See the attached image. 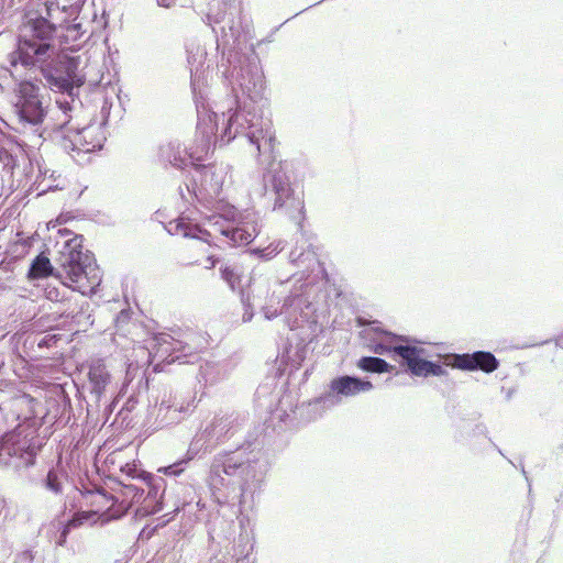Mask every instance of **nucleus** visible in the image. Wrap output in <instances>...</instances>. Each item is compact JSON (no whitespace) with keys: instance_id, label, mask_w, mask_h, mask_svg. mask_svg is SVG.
<instances>
[{"instance_id":"f257e3e1","label":"nucleus","mask_w":563,"mask_h":563,"mask_svg":"<svg viewBox=\"0 0 563 563\" xmlns=\"http://www.w3.org/2000/svg\"><path fill=\"white\" fill-rule=\"evenodd\" d=\"M223 82L229 88L225 103L217 111L203 114L197 106V133L201 136L196 151L179 141L159 147V159L176 169L188 173L185 187L196 209L213 212L218 205L229 201L220 195L227 175L225 168L202 161L213 152L214 145L223 146L236 136H243L257 153L261 164L267 163L263 175V199L268 209L294 222L302 232L306 220L305 194L298 179L295 163L278 159L273 122L265 111L268 99L264 97V75L253 44L238 42L223 49L218 62Z\"/></svg>"},{"instance_id":"f03ea898","label":"nucleus","mask_w":563,"mask_h":563,"mask_svg":"<svg viewBox=\"0 0 563 563\" xmlns=\"http://www.w3.org/2000/svg\"><path fill=\"white\" fill-rule=\"evenodd\" d=\"M260 434L255 428L234 450L214 455L206 481L218 504L234 503L252 487H260L266 472V464L258 459L262 449Z\"/></svg>"},{"instance_id":"7ed1b4c3","label":"nucleus","mask_w":563,"mask_h":563,"mask_svg":"<svg viewBox=\"0 0 563 563\" xmlns=\"http://www.w3.org/2000/svg\"><path fill=\"white\" fill-rule=\"evenodd\" d=\"M11 66L18 65L38 71L51 89H74V68L79 66L78 57L64 53L54 35L32 33L20 35L14 49L9 54Z\"/></svg>"},{"instance_id":"20e7f679","label":"nucleus","mask_w":563,"mask_h":563,"mask_svg":"<svg viewBox=\"0 0 563 563\" xmlns=\"http://www.w3.org/2000/svg\"><path fill=\"white\" fill-rule=\"evenodd\" d=\"M365 346L378 355H387L399 364V374L411 377H443L449 374L444 361L430 360L431 355L419 340L409 335H399L384 328L382 322L372 320L361 331Z\"/></svg>"},{"instance_id":"39448f33","label":"nucleus","mask_w":563,"mask_h":563,"mask_svg":"<svg viewBox=\"0 0 563 563\" xmlns=\"http://www.w3.org/2000/svg\"><path fill=\"white\" fill-rule=\"evenodd\" d=\"M122 473L130 479L110 478L118 486L122 500L142 516H151L165 507L166 481L162 476L141 470L135 464H125ZM117 489V487H112Z\"/></svg>"},{"instance_id":"423d86ee","label":"nucleus","mask_w":563,"mask_h":563,"mask_svg":"<svg viewBox=\"0 0 563 563\" xmlns=\"http://www.w3.org/2000/svg\"><path fill=\"white\" fill-rule=\"evenodd\" d=\"M82 235H74L64 243L60 266L67 278L82 295L97 292L101 284V269L91 251H84Z\"/></svg>"},{"instance_id":"0eeeda50","label":"nucleus","mask_w":563,"mask_h":563,"mask_svg":"<svg viewBox=\"0 0 563 563\" xmlns=\"http://www.w3.org/2000/svg\"><path fill=\"white\" fill-rule=\"evenodd\" d=\"M205 219L232 247L250 245L260 233L258 216L250 210L241 211L230 202L218 205V209Z\"/></svg>"},{"instance_id":"6e6552de","label":"nucleus","mask_w":563,"mask_h":563,"mask_svg":"<svg viewBox=\"0 0 563 563\" xmlns=\"http://www.w3.org/2000/svg\"><path fill=\"white\" fill-rule=\"evenodd\" d=\"M25 420H30L32 427L49 424L63 428L69 423L73 417L71 400L68 396L58 399L41 401L30 394H22L14 399Z\"/></svg>"},{"instance_id":"1a4fd4ad","label":"nucleus","mask_w":563,"mask_h":563,"mask_svg":"<svg viewBox=\"0 0 563 563\" xmlns=\"http://www.w3.org/2000/svg\"><path fill=\"white\" fill-rule=\"evenodd\" d=\"M40 84L41 81L25 79L14 85V113L23 125L38 126L47 115L51 98L42 92Z\"/></svg>"},{"instance_id":"9d476101","label":"nucleus","mask_w":563,"mask_h":563,"mask_svg":"<svg viewBox=\"0 0 563 563\" xmlns=\"http://www.w3.org/2000/svg\"><path fill=\"white\" fill-rule=\"evenodd\" d=\"M150 358L157 364H190L199 357L197 346L168 333H155L147 341Z\"/></svg>"},{"instance_id":"9b49d317","label":"nucleus","mask_w":563,"mask_h":563,"mask_svg":"<svg viewBox=\"0 0 563 563\" xmlns=\"http://www.w3.org/2000/svg\"><path fill=\"white\" fill-rule=\"evenodd\" d=\"M197 407L196 395L181 394L164 395L148 412L147 421L154 430L177 424L188 417Z\"/></svg>"},{"instance_id":"f8f14e48","label":"nucleus","mask_w":563,"mask_h":563,"mask_svg":"<svg viewBox=\"0 0 563 563\" xmlns=\"http://www.w3.org/2000/svg\"><path fill=\"white\" fill-rule=\"evenodd\" d=\"M111 378L103 358L92 360L88 363L86 382L82 385L84 391L89 394V400L86 399L88 415L93 411V408L99 409L101 402L104 406L103 415L108 418L112 413L114 405L107 397Z\"/></svg>"},{"instance_id":"ddd939ff","label":"nucleus","mask_w":563,"mask_h":563,"mask_svg":"<svg viewBox=\"0 0 563 563\" xmlns=\"http://www.w3.org/2000/svg\"><path fill=\"white\" fill-rule=\"evenodd\" d=\"M373 388L374 385L368 377L340 374L329 382L323 400L325 406L333 408L342 404L343 399L371 391Z\"/></svg>"},{"instance_id":"4468645a","label":"nucleus","mask_w":563,"mask_h":563,"mask_svg":"<svg viewBox=\"0 0 563 563\" xmlns=\"http://www.w3.org/2000/svg\"><path fill=\"white\" fill-rule=\"evenodd\" d=\"M55 13H59L58 0H31L24 9V23L32 33L55 35L58 23Z\"/></svg>"},{"instance_id":"2eb2a0df","label":"nucleus","mask_w":563,"mask_h":563,"mask_svg":"<svg viewBox=\"0 0 563 563\" xmlns=\"http://www.w3.org/2000/svg\"><path fill=\"white\" fill-rule=\"evenodd\" d=\"M499 366L500 361L490 351L477 350L471 353H448L444 355L445 368L492 374Z\"/></svg>"},{"instance_id":"dca6fc26","label":"nucleus","mask_w":563,"mask_h":563,"mask_svg":"<svg viewBox=\"0 0 563 563\" xmlns=\"http://www.w3.org/2000/svg\"><path fill=\"white\" fill-rule=\"evenodd\" d=\"M239 416L234 412L230 415H217L211 423L203 430L205 437L212 445L223 442L234 435L238 430Z\"/></svg>"},{"instance_id":"f3484780","label":"nucleus","mask_w":563,"mask_h":563,"mask_svg":"<svg viewBox=\"0 0 563 563\" xmlns=\"http://www.w3.org/2000/svg\"><path fill=\"white\" fill-rule=\"evenodd\" d=\"M203 446L205 451H207L210 446H212V443L205 437V433L202 432L199 437L194 438L186 454L183 457L170 465L159 468V471L168 476L180 475L185 471L187 464L198 455Z\"/></svg>"},{"instance_id":"a211bd4d","label":"nucleus","mask_w":563,"mask_h":563,"mask_svg":"<svg viewBox=\"0 0 563 563\" xmlns=\"http://www.w3.org/2000/svg\"><path fill=\"white\" fill-rule=\"evenodd\" d=\"M74 75L78 79H74V89H53L54 91L62 93L60 97L56 98L55 103L58 109L68 118V120L63 123V128H66L70 123L71 118L69 113L74 110L75 101H78L81 104V101L79 100V91L81 86L85 84V78L78 73V66L74 68Z\"/></svg>"},{"instance_id":"6ab92c4d","label":"nucleus","mask_w":563,"mask_h":563,"mask_svg":"<svg viewBox=\"0 0 563 563\" xmlns=\"http://www.w3.org/2000/svg\"><path fill=\"white\" fill-rule=\"evenodd\" d=\"M35 483L47 493L54 496H62L64 486L68 483V474L62 466H51Z\"/></svg>"},{"instance_id":"aec40b11","label":"nucleus","mask_w":563,"mask_h":563,"mask_svg":"<svg viewBox=\"0 0 563 563\" xmlns=\"http://www.w3.org/2000/svg\"><path fill=\"white\" fill-rule=\"evenodd\" d=\"M323 398L324 393L308 402H302L300 406H296L291 409L294 417L302 423H308L318 419L325 410L332 408L325 406Z\"/></svg>"},{"instance_id":"412c9836","label":"nucleus","mask_w":563,"mask_h":563,"mask_svg":"<svg viewBox=\"0 0 563 563\" xmlns=\"http://www.w3.org/2000/svg\"><path fill=\"white\" fill-rule=\"evenodd\" d=\"M67 329L70 330L73 325L77 327V331H86L89 327L93 324L92 318V309L90 308V302L84 300L80 305H77L75 308L70 309L69 305L67 306Z\"/></svg>"},{"instance_id":"4be33fe9","label":"nucleus","mask_w":563,"mask_h":563,"mask_svg":"<svg viewBox=\"0 0 563 563\" xmlns=\"http://www.w3.org/2000/svg\"><path fill=\"white\" fill-rule=\"evenodd\" d=\"M356 367L364 373L383 374L389 373L395 376L399 375V369L396 365L388 363L379 356H361L356 361Z\"/></svg>"},{"instance_id":"5701e85b","label":"nucleus","mask_w":563,"mask_h":563,"mask_svg":"<svg viewBox=\"0 0 563 563\" xmlns=\"http://www.w3.org/2000/svg\"><path fill=\"white\" fill-rule=\"evenodd\" d=\"M221 278L227 283L232 291L251 290L252 286L249 283L247 288L242 284L243 279V267L238 264L223 263L219 267Z\"/></svg>"},{"instance_id":"b1692460","label":"nucleus","mask_w":563,"mask_h":563,"mask_svg":"<svg viewBox=\"0 0 563 563\" xmlns=\"http://www.w3.org/2000/svg\"><path fill=\"white\" fill-rule=\"evenodd\" d=\"M55 272L51 260L45 254L40 253L31 261L26 276L30 280H36L53 276Z\"/></svg>"},{"instance_id":"393cba45","label":"nucleus","mask_w":563,"mask_h":563,"mask_svg":"<svg viewBox=\"0 0 563 563\" xmlns=\"http://www.w3.org/2000/svg\"><path fill=\"white\" fill-rule=\"evenodd\" d=\"M289 262L298 267L309 268L313 262H318L317 253L311 243L307 246L300 245L294 247L288 255Z\"/></svg>"},{"instance_id":"a878e982","label":"nucleus","mask_w":563,"mask_h":563,"mask_svg":"<svg viewBox=\"0 0 563 563\" xmlns=\"http://www.w3.org/2000/svg\"><path fill=\"white\" fill-rule=\"evenodd\" d=\"M302 299L298 295H290L284 298L283 306L280 309H272V307H262L264 311V316L267 320H273L278 314L288 313L290 314V309L296 311L297 309H301Z\"/></svg>"},{"instance_id":"bb28decb","label":"nucleus","mask_w":563,"mask_h":563,"mask_svg":"<svg viewBox=\"0 0 563 563\" xmlns=\"http://www.w3.org/2000/svg\"><path fill=\"white\" fill-rule=\"evenodd\" d=\"M67 310L68 308L66 307L62 311L44 313L37 319L36 325L53 330L67 329Z\"/></svg>"},{"instance_id":"cd10ccee","label":"nucleus","mask_w":563,"mask_h":563,"mask_svg":"<svg viewBox=\"0 0 563 563\" xmlns=\"http://www.w3.org/2000/svg\"><path fill=\"white\" fill-rule=\"evenodd\" d=\"M240 301L243 306L244 313L242 317L243 322H250L254 317L255 307H264L261 303L260 297L254 295V289L240 290Z\"/></svg>"},{"instance_id":"c85d7f7f","label":"nucleus","mask_w":563,"mask_h":563,"mask_svg":"<svg viewBox=\"0 0 563 563\" xmlns=\"http://www.w3.org/2000/svg\"><path fill=\"white\" fill-rule=\"evenodd\" d=\"M286 242L283 240L274 241L265 247H254L251 251L252 255L257 256L262 261H269L278 255L285 249Z\"/></svg>"},{"instance_id":"c756f323","label":"nucleus","mask_w":563,"mask_h":563,"mask_svg":"<svg viewBox=\"0 0 563 563\" xmlns=\"http://www.w3.org/2000/svg\"><path fill=\"white\" fill-rule=\"evenodd\" d=\"M183 236L186 239L200 240L202 242H209L211 233L201 228L198 223H195L189 218H186V223L183 231Z\"/></svg>"},{"instance_id":"7c9ffc66","label":"nucleus","mask_w":563,"mask_h":563,"mask_svg":"<svg viewBox=\"0 0 563 563\" xmlns=\"http://www.w3.org/2000/svg\"><path fill=\"white\" fill-rule=\"evenodd\" d=\"M136 404V397L134 395H130L122 405L121 409L118 411L113 422L129 427L132 422L130 413L134 410Z\"/></svg>"},{"instance_id":"2f4dec72","label":"nucleus","mask_w":563,"mask_h":563,"mask_svg":"<svg viewBox=\"0 0 563 563\" xmlns=\"http://www.w3.org/2000/svg\"><path fill=\"white\" fill-rule=\"evenodd\" d=\"M44 297L52 302H59L63 306L69 305L70 300L67 297V290L64 287L46 285L44 288Z\"/></svg>"},{"instance_id":"473e14b6","label":"nucleus","mask_w":563,"mask_h":563,"mask_svg":"<svg viewBox=\"0 0 563 563\" xmlns=\"http://www.w3.org/2000/svg\"><path fill=\"white\" fill-rule=\"evenodd\" d=\"M71 525L68 521H59L55 532V544L57 547H65L68 536L71 531Z\"/></svg>"},{"instance_id":"72a5a7b5","label":"nucleus","mask_w":563,"mask_h":563,"mask_svg":"<svg viewBox=\"0 0 563 563\" xmlns=\"http://www.w3.org/2000/svg\"><path fill=\"white\" fill-rule=\"evenodd\" d=\"M64 340V335L55 332H48L41 336L37 341L38 349H52L57 346L59 341Z\"/></svg>"},{"instance_id":"f704fd0d","label":"nucleus","mask_w":563,"mask_h":563,"mask_svg":"<svg viewBox=\"0 0 563 563\" xmlns=\"http://www.w3.org/2000/svg\"><path fill=\"white\" fill-rule=\"evenodd\" d=\"M131 318V309H122L119 313L115 314L113 322L118 333L125 331V327L129 325Z\"/></svg>"},{"instance_id":"c9c22d12","label":"nucleus","mask_w":563,"mask_h":563,"mask_svg":"<svg viewBox=\"0 0 563 563\" xmlns=\"http://www.w3.org/2000/svg\"><path fill=\"white\" fill-rule=\"evenodd\" d=\"M471 437H477V435H484L485 438L488 439L490 445L503 456L504 453L501 451V449L492 440V438L488 437V430H487V427L485 423L483 422H478L474 426V428L472 429L471 433H470Z\"/></svg>"},{"instance_id":"e433bc0d","label":"nucleus","mask_w":563,"mask_h":563,"mask_svg":"<svg viewBox=\"0 0 563 563\" xmlns=\"http://www.w3.org/2000/svg\"><path fill=\"white\" fill-rule=\"evenodd\" d=\"M185 223H186V217H180V218L169 221L168 223H163V227L170 235H175V234L183 235Z\"/></svg>"},{"instance_id":"4c0bfd02","label":"nucleus","mask_w":563,"mask_h":563,"mask_svg":"<svg viewBox=\"0 0 563 563\" xmlns=\"http://www.w3.org/2000/svg\"><path fill=\"white\" fill-rule=\"evenodd\" d=\"M168 520H165L161 523H156V525H153V523H148V525H145L142 530L140 531V534H139V538L141 540H150L153 536H155L159 528L164 527L166 523H167Z\"/></svg>"},{"instance_id":"58836bf2","label":"nucleus","mask_w":563,"mask_h":563,"mask_svg":"<svg viewBox=\"0 0 563 563\" xmlns=\"http://www.w3.org/2000/svg\"><path fill=\"white\" fill-rule=\"evenodd\" d=\"M67 30L69 32H75L76 35L75 37H78V35L80 34L81 32V23L80 22H71L68 26H67Z\"/></svg>"},{"instance_id":"ea45409f","label":"nucleus","mask_w":563,"mask_h":563,"mask_svg":"<svg viewBox=\"0 0 563 563\" xmlns=\"http://www.w3.org/2000/svg\"><path fill=\"white\" fill-rule=\"evenodd\" d=\"M549 342H550V340H545V341H542V342H534V343H523V344H521V345H519L517 347L518 349H528V347L543 345V344H547Z\"/></svg>"},{"instance_id":"a19ab883","label":"nucleus","mask_w":563,"mask_h":563,"mask_svg":"<svg viewBox=\"0 0 563 563\" xmlns=\"http://www.w3.org/2000/svg\"><path fill=\"white\" fill-rule=\"evenodd\" d=\"M175 3V0H157V4L163 8H170Z\"/></svg>"},{"instance_id":"79ce46f5","label":"nucleus","mask_w":563,"mask_h":563,"mask_svg":"<svg viewBox=\"0 0 563 563\" xmlns=\"http://www.w3.org/2000/svg\"><path fill=\"white\" fill-rule=\"evenodd\" d=\"M58 189H63V187H60L59 185H56V186H48L47 188L41 190V192L38 195H43L44 192H47V191H53V190H58Z\"/></svg>"},{"instance_id":"37998d69","label":"nucleus","mask_w":563,"mask_h":563,"mask_svg":"<svg viewBox=\"0 0 563 563\" xmlns=\"http://www.w3.org/2000/svg\"><path fill=\"white\" fill-rule=\"evenodd\" d=\"M5 399V394L0 389V413L3 411L2 405L4 404Z\"/></svg>"},{"instance_id":"c03bdc74","label":"nucleus","mask_w":563,"mask_h":563,"mask_svg":"<svg viewBox=\"0 0 563 563\" xmlns=\"http://www.w3.org/2000/svg\"><path fill=\"white\" fill-rule=\"evenodd\" d=\"M516 393V389L515 388H509L506 390V400H510L514 396V394Z\"/></svg>"},{"instance_id":"a18cd8bd","label":"nucleus","mask_w":563,"mask_h":563,"mask_svg":"<svg viewBox=\"0 0 563 563\" xmlns=\"http://www.w3.org/2000/svg\"><path fill=\"white\" fill-rule=\"evenodd\" d=\"M187 53H188L187 62L189 65H192V63L195 62V56L191 55V53L189 51H187Z\"/></svg>"},{"instance_id":"49530a36","label":"nucleus","mask_w":563,"mask_h":563,"mask_svg":"<svg viewBox=\"0 0 563 563\" xmlns=\"http://www.w3.org/2000/svg\"><path fill=\"white\" fill-rule=\"evenodd\" d=\"M289 418V413L286 410H283V413L279 416L282 421H286Z\"/></svg>"},{"instance_id":"de8ad7c7","label":"nucleus","mask_w":563,"mask_h":563,"mask_svg":"<svg viewBox=\"0 0 563 563\" xmlns=\"http://www.w3.org/2000/svg\"><path fill=\"white\" fill-rule=\"evenodd\" d=\"M310 375V369H306L302 374V382H306Z\"/></svg>"},{"instance_id":"09e8293b","label":"nucleus","mask_w":563,"mask_h":563,"mask_svg":"<svg viewBox=\"0 0 563 563\" xmlns=\"http://www.w3.org/2000/svg\"><path fill=\"white\" fill-rule=\"evenodd\" d=\"M521 473H522V475L525 476V478L527 479V482H529L528 474H527V472H526V470H525V466H523L522 464H521Z\"/></svg>"},{"instance_id":"8fccbe9b","label":"nucleus","mask_w":563,"mask_h":563,"mask_svg":"<svg viewBox=\"0 0 563 563\" xmlns=\"http://www.w3.org/2000/svg\"><path fill=\"white\" fill-rule=\"evenodd\" d=\"M179 195L181 196V198H183L185 201H187V200H188V199H187V197H186V196H185V194H184V190H183V187H181V186H179Z\"/></svg>"},{"instance_id":"3c124183","label":"nucleus","mask_w":563,"mask_h":563,"mask_svg":"<svg viewBox=\"0 0 563 563\" xmlns=\"http://www.w3.org/2000/svg\"><path fill=\"white\" fill-rule=\"evenodd\" d=\"M190 75H191V77H194V70H192V68H190ZM191 88H192V91H195V82H194V78H191Z\"/></svg>"},{"instance_id":"603ef678","label":"nucleus","mask_w":563,"mask_h":563,"mask_svg":"<svg viewBox=\"0 0 563 563\" xmlns=\"http://www.w3.org/2000/svg\"><path fill=\"white\" fill-rule=\"evenodd\" d=\"M321 2H323V1H322V0H320L319 2H317V4H319V3H321ZM314 5H316V3H314ZM312 7H313V4H312ZM310 8H311V5H310ZM307 10H309V7H306V8H303V10H300V12H299V13H303V11H307Z\"/></svg>"},{"instance_id":"864d4df0","label":"nucleus","mask_w":563,"mask_h":563,"mask_svg":"<svg viewBox=\"0 0 563 563\" xmlns=\"http://www.w3.org/2000/svg\"><path fill=\"white\" fill-rule=\"evenodd\" d=\"M321 2H323V1H322V0H320L319 2H317V4H319V3H321ZM314 5H316V3H314ZM312 7H313V4H312ZM310 8H311V5H310ZM307 10H309V7H306V8H303V10H300V12H299V13H303V11H307Z\"/></svg>"},{"instance_id":"5fc2aeb1","label":"nucleus","mask_w":563,"mask_h":563,"mask_svg":"<svg viewBox=\"0 0 563 563\" xmlns=\"http://www.w3.org/2000/svg\"><path fill=\"white\" fill-rule=\"evenodd\" d=\"M321 2H323V1H322V0H320L319 2H317V4H319V3H321ZM314 5H316V3H314ZM312 7H313V4H312ZM310 8H311V5H310ZM307 10H309V7H306V8H303V10H300V12H299V13H303V11H307Z\"/></svg>"},{"instance_id":"6e6d98bb","label":"nucleus","mask_w":563,"mask_h":563,"mask_svg":"<svg viewBox=\"0 0 563 563\" xmlns=\"http://www.w3.org/2000/svg\"><path fill=\"white\" fill-rule=\"evenodd\" d=\"M479 417H481V413H479V412H475V413H474V419H477V418H479Z\"/></svg>"},{"instance_id":"4d7b16f0","label":"nucleus","mask_w":563,"mask_h":563,"mask_svg":"<svg viewBox=\"0 0 563 563\" xmlns=\"http://www.w3.org/2000/svg\"><path fill=\"white\" fill-rule=\"evenodd\" d=\"M562 497H563V494H560V497H559V498H556V501L562 500Z\"/></svg>"},{"instance_id":"13d9d810","label":"nucleus","mask_w":563,"mask_h":563,"mask_svg":"<svg viewBox=\"0 0 563 563\" xmlns=\"http://www.w3.org/2000/svg\"><path fill=\"white\" fill-rule=\"evenodd\" d=\"M562 497H563V494H560V497H559V498H556V501L562 500Z\"/></svg>"},{"instance_id":"bf43d9fd","label":"nucleus","mask_w":563,"mask_h":563,"mask_svg":"<svg viewBox=\"0 0 563 563\" xmlns=\"http://www.w3.org/2000/svg\"><path fill=\"white\" fill-rule=\"evenodd\" d=\"M562 497H563V494H560V497H559V498H556V501L562 500Z\"/></svg>"}]
</instances>
